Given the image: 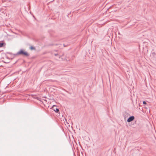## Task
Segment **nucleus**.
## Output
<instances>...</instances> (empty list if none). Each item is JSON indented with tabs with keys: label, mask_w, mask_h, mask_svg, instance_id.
Returning <instances> with one entry per match:
<instances>
[{
	"label": "nucleus",
	"mask_w": 156,
	"mask_h": 156,
	"mask_svg": "<svg viewBox=\"0 0 156 156\" xmlns=\"http://www.w3.org/2000/svg\"><path fill=\"white\" fill-rule=\"evenodd\" d=\"M152 54L153 55H154L155 54V53L154 52H153L152 53Z\"/></svg>",
	"instance_id": "7"
},
{
	"label": "nucleus",
	"mask_w": 156,
	"mask_h": 156,
	"mask_svg": "<svg viewBox=\"0 0 156 156\" xmlns=\"http://www.w3.org/2000/svg\"><path fill=\"white\" fill-rule=\"evenodd\" d=\"M134 119V117L133 116H131L127 119V121L128 122H130L133 120Z\"/></svg>",
	"instance_id": "2"
},
{
	"label": "nucleus",
	"mask_w": 156,
	"mask_h": 156,
	"mask_svg": "<svg viewBox=\"0 0 156 156\" xmlns=\"http://www.w3.org/2000/svg\"><path fill=\"white\" fill-rule=\"evenodd\" d=\"M53 110L56 113H58L59 111V110L58 108H53Z\"/></svg>",
	"instance_id": "4"
},
{
	"label": "nucleus",
	"mask_w": 156,
	"mask_h": 156,
	"mask_svg": "<svg viewBox=\"0 0 156 156\" xmlns=\"http://www.w3.org/2000/svg\"><path fill=\"white\" fill-rule=\"evenodd\" d=\"M30 49H31V50H35V48H34V47H33V46H31L30 47Z\"/></svg>",
	"instance_id": "5"
},
{
	"label": "nucleus",
	"mask_w": 156,
	"mask_h": 156,
	"mask_svg": "<svg viewBox=\"0 0 156 156\" xmlns=\"http://www.w3.org/2000/svg\"><path fill=\"white\" fill-rule=\"evenodd\" d=\"M64 47H66V45H65V44H64Z\"/></svg>",
	"instance_id": "9"
},
{
	"label": "nucleus",
	"mask_w": 156,
	"mask_h": 156,
	"mask_svg": "<svg viewBox=\"0 0 156 156\" xmlns=\"http://www.w3.org/2000/svg\"><path fill=\"white\" fill-rule=\"evenodd\" d=\"M22 54L27 56H28L29 54L26 51H24L23 50L21 49L15 55Z\"/></svg>",
	"instance_id": "1"
},
{
	"label": "nucleus",
	"mask_w": 156,
	"mask_h": 156,
	"mask_svg": "<svg viewBox=\"0 0 156 156\" xmlns=\"http://www.w3.org/2000/svg\"><path fill=\"white\" fill-rule=\"evenodd\" d=\"M143 104L144 105H146V104H147V103H146V102L145 101H143Z\"/></svg>",
	"instance_id": "6"
},
{
	"label": "nucleus",
	"mask_w": 156,
	"mask_h": 156,
	"mask_svg": "<svg viewBox=\"0 0 156 156\" xmlns=\"http://www.w3.org/2000/svg\"><path fill=\"white\" fill-rule=\"evenodd\" d=\"M55 56H56V55H58V54H55Z\"/></svg>",
	"instance_id": "8"
},
{
	"label": "nucleus",
	"mask_w": 156,
	"mask_h": 156,
	"mask_svg": "<svg viewBox=\"0 0 156 156\" xmlns=\"http://www.w3.org/2000/svg\"><path fill=\"white\" fill-rule=\"evenodd\" d=\"M5 45L6 44L5 43L3 42H1L0 41V48L3 47L5 46Z\"/></svg>",
	"instance_id": "3"
}]
</instances>
